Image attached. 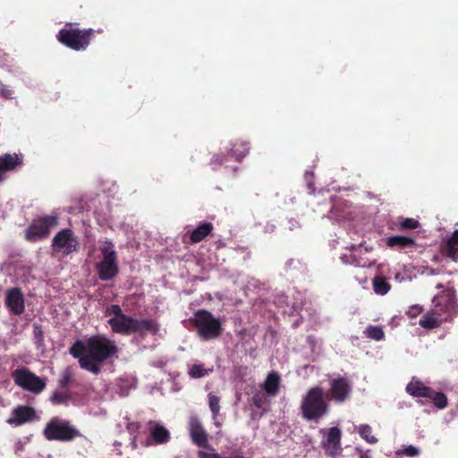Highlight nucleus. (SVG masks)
<instances>
[{"mask_svg":"<svg viewBox=\"0 0 458 458\" xmlns=\"http://www.w3.org/2000/svg\"><path fill=\"white\" fill-rule=\"evenodd\" d=\"M118 349L114 342L105 335H98L87 341H76L70 348V354L79 360L80 366L94 375H98L101 364L113 357Z\"/></svg>","mask_w":458,"mask_h":458,"instance_id":"f257e3e1","label":"nucleus"},{"mask_svg":"<svg viewBox=\"0 0 458 458\" xmlns=\"http://www.w3.org/2000/svg\"><path fill=\"white\" fill-rule=\"evenodd\" d=\"M106 316L113 332L121 335H131L139 333L142 335H156L159 330V326L153 319H135L126 316L121 307L113 304L106 308Z\"/></svg>","mask_w":458,"mask_h":458,"instance_id":"f03ea898","label":"nucleus"},{"mask_svg":"<svg viewBox=\"0 0 458 458\" xmlns=\"http://www.w3.org/2000/svg\"><path fill=\"white\" fill-rule=\"evenodd\" d=\"M303 418L308 420H318L328 411V405L324 397V391L319 386L310 388L303 397L301 404Z\"/></svg>","mask_w":458,"mask_h":458,"instance_id":"7ed1b4c3","label":"nucleus"},{"mask_svg":"<svg viewBox=\"0 0 458 458\" xmlns=\"http://www.w3.org/2000/svg\"><path fill=\"white\" fill-rule=\"evenodd\" d=\"M98 262L96 270L98 277L103 281L111 280L118 274L117 254L114 244L108 241L99 242Z\"/></svg>","mask_w":458,"mask_h":458,"instance_id":"20e7f679","label":"nucleus"},{"mask_svg":"<svg viewBox=\"0 0 458 458\" xmlns=\"http://www.w3.org/2000/svg\"><path fill=\"white\" fill-rule=\"evenodd\" d=\"M194 325L202 340L216 338L221 334V323L210 312L200 310L194 315Z\"/></svg>","mask_w":458,"mask_h":458,"instance_id":"39448f33","label":"nucleus"},{"mask_svg":"<svg viewBox=\"0 0 458 458\" xmlns=\"http://www.w3.org/2000/svg\"><path fill=\"white\" fill-rule=\"evenodd\" d=\"M58 225L56 214L35 218L25 231V239L29 242H38L48 237L51 229Z\"/></svg>","mask_w":458,"mask_h":458,"instance_id":"423d86ee","label":"nucleus"},{"mask_svg":"<svg viewBox=\"0 0 458 458\" xmlns=\"http://www.w3.org/2000/svg\"><path fill=\"white\" fill-rule=\"evenodd\" d=\"M12 377L16 386L35 394H40L47 386L46 378L37 376L27 368L13 370Z\"/></svg>","mask_w":458,"mask_h":458,"instance_id":"0eeeda50","label":"nucleus"},{"mask_svg":"<svg viewBox=\"0 0 458 458\" xmlns=\"http://www.w3.org/2000/svg\"><path fill=\"white\" fill-rule=\"evenodd\" d=\"M79 435V431L68 421L57 417L53 418L44 429L47 440L71 441Z\"/></svg>","mask_w":458,"mask_h":458,"instance_id":"6e6552de","label":"nucleus"},{"mask_svg":"<svg viewBox=\"0 0 458 458\" xmlns=\"http://www.w3.org/2000/svg\"><path fill=\"white\" fill-rule=\"evenodd\" d=\"M432 311L442 322L452 319L458 314V305L452 291H447L433 299Z\"/></svg>","mask_w":458,"mask_h":458,"instance_id":"1a4fd4ad","label":"nucleus"},{"mask_svg":"<svg viewBox=\"0 0 458 458\" xmlns=\"http://www.w3.org/2000/svg\"><path fill=\"white\" fill-rule=\"evenodd\" d=\"M92 30H65L63 29L58 33V40L66 47L79 51L84 50L89 44V36Z\"/></svg>","mask_w":458,"mask_h":458,"instance_id":"9d476101","label":"nucleus"},{"mask_svg":"<svg viewBox=\"0 0 458 458\" xmlns=\"http://www.w3.org/2000/svg\"><path fill=\"white\" fill-rule=\"evenodd\" d=\"M52 248L55 252L69 255L78 250V240L70 229L58 232L52 240Z\"/></svg>","mask_w":458,"mask_h":458,"instance_id":"9b49d317","label":"nucleus"},{"mask_svg":"<svg viewBox=\"0 0 458 458\" xmlns=\"http://www.w3.org/2000/svg\"><path fill=\"white\" fill-rule=\"evenodd\" d=\"M36 420H38V416L34 408L26 405H19L13 410L6 421L11 426L18 427Z\"/></svg>","mask_w":458,"mask_h":458,"instance_id":"f8f14e48","label":"nucleus"},{"mask_svg":"<svg viewBox=\"0 0 458 458\" xmlns=\"http://www.w3.org/2000/svg\"><path fill=\"white\" fill-rule=\"evenodd\" d=\"M332 399L337 403L344 402L350 395L352 386L344 377H332L329 380Z\"/></svg>","mask_w":458,"mask_h":458,"instance_id":"ddd939ff","label":"nucleus"},{"mask_svg":"<svg viewBox=\"0 0 458 458\" xmlns=\"http://www.w3.org/2000/svg\"><path fill=\"white\" fill-rule=\"evenodd\" d=\"M321 432L324 433L322 446L325 449L326 453L329 455L337 454L341 450V430L336 427H333L329 428L327 432L325 430H321Z\"/></svg>","mask_w":458,"mask_h":458,"instance_id":"4468645a","label":"nucleus"},{"mask_svg":"<svg viewBox=\"0 0 458 458\" xmlns=\"http://www.w3.org/2000/svg\"><path fill=\"white\" fill-rule=\"evenodd\" d=\"M5 304L11 313L21 315L24 312V296L18 287L8 289L5 294Z\"/></svg>","mask_w":458,"mask_h":458,"instance_id":"2eb2a0df","label":"nucleus"},{"mask_svg":"<svg viewBox=\"0 0 458 458\" xmlns=\"http://www.w3.org/2000/svg\"><path fill=\"white\" fill-rule=\"evenodd\" d=\"M149 437L146 440V445H161L170 438L169 431L160 423L149 421L148 424Z\"/></svg>","mask_w":458,"mask_h":458,"instance_id":"dca6fc26","label":"nucleus"},{"mask_svg":"<svg viewBox=\"0 0 458 458\" xmlns=\"http://www.w3.org/2000/svg\"><path fill=\"white\" fill-rule=\"evenodd\" d=\"M189 430L191 437L198 446H205L208 442L207 433L203 428L199 420L196 416H191L189 422Z\"/></svg>","mask_w":458,"mask_h":458,"instance_id":"f3484780","label":"nucleus"},{"mask_svg":"<svg viewBox=\"0 0 458 458\" xmlns=\"http://www.w3.org/2000/svg\"><path fill=\"white\" fill-rule=\"evenodd\" d=\"M22 162V156L18 154H4L0 156V182L4 180L5 174L13 170Z\"/></svg>","mask_w":458,"mask_h":458,"instance_id":"a211bd4d","label":"nucleus"},{"mask_svg":"<svg viewBox=\"0 0 458 458\" xmlns=\"http://www.w3.org/2000/svg\"><path fill=\"white\" fill-rule=\"evenodd\" d=\"M280 380V375L277 372L272 371L268 373L266 380L262 385V389L266 394L269 396L276 395L279 389Z\"/></svg>","mask_w":458,"mask_h":458,"instance_id":"6ab92c4d","label":"nucleus"},{"mask_svg":"<svg viewBox=\"0 0 458 458\" xmlns=\"http://www.w3.org/2000/svg\"><path fill=\"white\" fill-rule=\"evenodd\" d=\"M431 388L426 386L422 382L418 380L411 381L407 386L406 391L412 396L415 397H428L431 392Z\"/></svg>","mask_w":458,"mask_h":458,"instance_id":"aec40b11","label":"nucleus"},{"mask_svg":"<svg viewBox=\"0 0 458 458\" xmlns=\"http://www.w3.org/2000/svg\"><path fill=\"white\" fill-rule=\"evenodd\" d=\"M414 240L411 237L402 236V235H394L388 237L386 240V244L390 248H409L414 245Z\"/></svg>","mask_w":458,"mask_h":458,"instance_id":"412c9836","label":"nucleus"},{"mask_svg":"<svg viewBox=\"0 0 458 458\" xmlns=\"http://www.w3.org/2000/svg\"><path fill=\"white\" fill-rule=\"evenodd\" d=\"M444 251L454 261H458V230H455L452 237L446 242Z\"/></svg>","mask_w":458,"mask_h":458,"instance_id":"4be33fe9","label":"nucleus"},{"mask_svg":"<svg viewBox=\"0 0 458 458\" xmlns=\"http://www.w3.org/2000/svg\"><path fill=\"white\" fill-rule=\"evenodd\" d=\"M213 225L211 223H204L196 227L191 235V240L193 242L202 241L212 231Z\"/></svg>","mask_w":458,"mask_h":458,"instance_id":"5701e85b","label":"nucleus"},{"mask_svg":"<svg viewBox=\"0 0 458 458\" xmlns=\"http://www.w3.org/2000/svg\"><path fill=\"white\" fill-rule=\"evenodd\" d=\"M213 371V367H205L202 363L192 364L188 370V374L191 378H200L208 376Z\"/></svg>","mask_w":458,"mask_h":458,"instance_id":"b1692460","label":"nucleus"},{"mask_svg":"<svg viewBox=\"0 0 458 458\" xmlns=\"http://www.w3.org/2000/svg\"><path fill=\"white\" fill-rule=\"evenodd\" d=\"M441 323H443L441 318L436 316L432 310L423 315L419 322L420 327L427 329L437 327Z\"/></svg>","mask_w":458,"mask_h":458,"instance_id":"393cba45","label":"nucleus"},{"mask_svg":"<svg viewBox=\"0 0 458 458\" xmlns=\"http://www.w3.org/2000/svg\"><path fill=\"white\" fill-rule=\"evenodd\" d=\"M357 432L362 439L369 444H376L377 438L372 435V428L368 424H360V426H354Z\"/></svg>","mask_w":458,"mask_h":458,"instance_id":"a878e982","label":"nucleus"},{"mask_svg":"<svg viewBox=\"0 0 458 458\" xmlns=\"http://www.w3.org/2000/svg\"><path fill=\"white\" fill-rule=\"evenodd\" d=\"M373 290L377 294L385 295L390 291V284L386 280V278L382 276H377L373 279L372 282Z\"/></svg>","mask_w":458,"mask_h":458,"instance_id":"bb28decb","label":"nucleus"},{"mask_svg":"<svg viewBox=\"0 0 458 458\" xmlns=\"http://www.w3.org/2000/svg\"><path fill=\"white\" fill-rule=\"evenodd\" d=\"M219 403L220 398L218 396L212 393L208 394V406L212 412L213 420H215V424L216 425V427L220 426V423L217 421V416L220 411Z\"/></svg>","mask_w":458,"mask_h":458,"instance_id":"cd10ccee","label":"nucleus"},{"mask_svg":"<svg viewBox=\"0 0 458 458\" xmlns=\"http://www.w3.org/2000/svg\"><path fill=\"white\" fill-rule=\"evenodd\" d=\"M365 335L368 338L380 341L385 337V333L380 327L377 326H369L364 331Z\"/></svg>","mask_w":458,"mask_h":458,"instance_id":"c85d7f7f","label":"nucleus"},{"mask_svg":"<svg viewBox=\"0 0 458 458\" xmlns=\"http://www.w3.org/2000/svg\"><path fill=\"white\" fill-rule=\"evenodd\" d=\"M71 399V394L68 391H55L50 397L52 403L55 405L66 404Z\"/></svg>","mask_w":458,"mask_h":458,"instance_id":"c756f323","label":"nucleus"},{"mask_svg":"<svg viewBox=\"0 0 458 458\" xmlns=\"http://www.w3.org/2000/svg\"><path fill=\"white\" fill-rule=\"evenodd\" d=\"M249 148L247 142H241L239 146L235 144L231 149L232 155L235 157L237 161H240L248 154Z\"/></svg>","mask_w":458,"mask_h":458,"instance_id":"7c9ffc66","label":"nucleus"},{"mask_svg":"<svg viewBox=\"0 0 458 458\" xmlns=\"http://www.w3.org/2000/svg\"><path fill=\"white\" fill-rule=\"evenodd\" d=\"M428 398L431 399L434 404L439 409H444L447 405V398L443 393L431 390Z\"/></svg>","mask_w":458,"mask_h":458,"instance_id":"2f4dec72","label":"nucleus"},{"mask_svg":"<svg viewBox=\"0 0 458 458\" xmlns=\"http://www.w3.org/2000/svg\"><path fill=\"white\" fill-rule=\"evenodd\" d=\"M420 453V449L414 445H404L403 448L398 449L396 451V455L401 456H408V457H414L419 455Z\"/></svg>","mask_w":458,"mask_h":458,"instance_id":"473e14b6","label":"nucleus"},{"mask_svg":"<svg viewBox=\"0 0 458 458\" xmlns=\"http://www.w3.org/2000/svg\"><path fill=\"white\" fill-rule=\"evenodd\" d=\"M252 403L259 409H267V400L264 393H257L254 394L252 397Z\"/></svg>","mask_w":458,"mask_h":458,"instance_id":"72a5a7b5","label":"nucleus"},{"mask_svg":"<svg viewBox=\"0 0 458 458\" xmlns=\"http://www.w3.org/2000/svg\"><path fill=\"white\" fill-rule=\"evenodd\" d=\"M72 379V373L69 369H66L63 374L61 378L59 379V386L63 388L66 387L68 384Z\"/></svg>","mask_w":458,"mask_h":458,"instance_id":"f704fd0d","label":"nucleus"},{"mask_svg":"<svg viewBox=\"0 0 458 458\" xmlns=\"http://www.w3.org/2000/svg\"><path fill=\"white\" fill-rule=\"evenodd\" d=\"M419 226V222L413 218H405L401 223V227L403 229H415Z\"/></svg>","mask_w":458,"mask_h":458,"instance_id":"c9c22d12","label":"nucleus"},{"mask_svg":"<svg viewBox=\"0 0 458 458\" xmlns=\"http://www.w3.org/2000/svg\"><path fill=\"white\" fill-rule=\"evenodd\" d=\"M0 94L3 98L11 99L13 97V92L12 89H8L5 85H4L0 81Z\"/></svg>","mask_w":458,"mask_h":458,"instance_id":"e433bc0d","label":"nucleus"},{"mask_svg":"<svg viewBox=\"0 0 458 458\" xmlns=\"http://www.w3.org/2000/svg\"><path fill=\"white\" fill-rule=\"evenodd\" d=\"M199 458H223L220 454L214 452V450L211 451H199Z\"/></svg>","mask_w":458,"mask_h":458,"instance_id":"4c0bfd02","label":"nucleus"},{"mask_svg":"<svg viewBox=\"0 0 458 458\" xmlns=\"http://www.w3.org/2000/svg\"><path fill=\"white\" fill-rule=\"evenodd\" d=\"M422 311V308L418 306V305H415V306H412L409 309V310L407 311V314L408 316H410L411 318H415L416 316H418L420 312Z\"/></svg>","mask_w":458,"mask_h":458,"instance_id":"58836bf2","label":"nucleus"},{"mask_svg":"<svg viewBox=\"0 0 458 458\" xmlns=\"http://www.w3.org/2000/svg\"><path fill=\"white\" fill-rule=\"evenodd\" d=\"M126 428L130 434H134L139 429L140 425L137 422H128Z\"/></svg>","mask_w":458,"mask_h":458,"instance_id":"ea45409f","label":"nucleus"},{"mask_svg":"<svg viewBox=\"0 0 458 458\" xmlns=\"http://www.w3.org/2000/svg\"><path fill=\"white\" fill-rule=\"evenodd\" d=\"M305 176H306V181H307L308 188L310 189V193H313L314 191H315V188H314L313 184L309 181L310 175L308 173H306Z\"/></svg>","mask_w":458,"mask_h":458,"instance_id":"a19ab883","label":"nucleus"},{"mask_svg":"<svg viewBox=\"0 0 458 458\" xmlns=\"http://www.w3.org/2000/svg\"><path fill=\"white\" fill-rule=\"evenodd\" d=\"M229 458H244L241 454L235 452L231 454Z\"/></svg>","mask_w":458,"mask_h":458,"instance_id":"79ce46f5","label":"nucleus"},{"mask_svg":"<svg viewBox=\"0 0 458 458\" xmlns=\"http://www.w3.org/2000/svg\"><path fill=\"white\" fill-rule=\"evenodd\" d=\"M394 277H395V280H397L399 282H402L403 280V277H401L399 274H396Z\"/></svg>","mask_w":458,"mask_h":458,"instance_id":"37998d69","label":"nucleus"},{"mask_svg":"<svg viewBox=\"0 0 458 458\" xmlns=\"http://www.w3.org/2000/svg\"><path fill=\"white\" fill-rule=\"evenodd\" d=\"M215 162H222V160H219L218 159V156L217 157H215L212 160V163H215Z\"/></svg>","mask_w":458,"mask_h":458,"instance_id":"c03bdc74","label":"nucleus"},{"mask_svg":"<svg viewBox=\"0 0 458 458\" xmlns=\"http://www.w3.org/2000/svg\"><path fill=\"white\" fill-rule=\"evenodd\" d=\"M442 287H443V285H442L441 284H438L437 285V288H438V289H440V288H442Z\"/></svg>","mask_w":458,"mask_h":458,"instance_id":"a18cd8bd","label":"nucleus"},{"mask_svg":"<svg viewBox=\"0 0 458 458\" xmlns=\"http://www.w3.org/2000/svg\"><path fill=\"white\" fill-rule=\"evenodd\" d=\"M135 442H136V439H135V437H134V438H133V440H132V445H133L134 446H136Z\"/></svg>","mask_w":458,"mask_h":458,"instance_id":"49530a36","label":"nucleus"},{"mask_svg":"<svg viewBox=\"0 0 458 458\" xmlns=\"http://www.w3.org/2000/svg\"><path fill=\"white\" fill-rule=\"evenodd\" d=\"M344 258H345V256H342V257H341V259H342L344 262H345Z\"/></svg>","mask_w":458,"mask_h":458,"instance_id":"de8ad7c7","label":"nucleus"}]
</instances>
